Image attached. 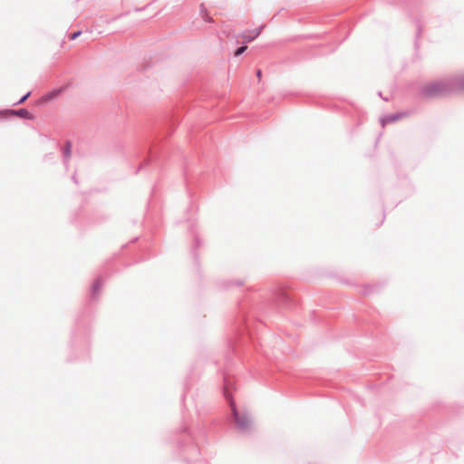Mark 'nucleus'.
Returning <instances> with one entry per match:
<instances>
[{"instance_id": "4", "label": "nucleus", "mask_w": 464, "mask_h": 464, "mask_svg": "<svg viewBox=\"0 0 464 464\" xmlns=\"http://www.w3.org/2000/svg\"><path fill=\"white\" fill-rule=\"evenodd\" d=\"M60 93H61V90L52 91V92L46 93L45 95H44L42 97V99H41V102H48L57 98Z\"/></svg>"}, {"instance_id": "7", "label": "nucleus", "mask_w": 464, "mask_h": 464, "mask_svg": "<svg viewBox=\"0 0 464 464\" xmlns=\"http://www.w3.org/2000/svg\"><path fill=\"white\" fill-rule=\"evenodd\" d=\"M72 153V146L70 142H67L65 145L64 154L67 158L71 156Z\"/></svg>"}, {"instance_id": "13", "label": "nucleus", "mask_w": 464, "mask_h": 464, "mask_svg": "<svg viewBox=\"0 0 464 464\" xmlns=\"http://www.w3.org/2000/svg\"><path fill=\"white\" fill-rule=\"evenodd\" d=\"M257 76H258V77H260V76H261V72H260V71H258V72H257Z\"/></svg>"}, {"instance_id": "9", "label": "nucleus", "mask_w": 464, "mask_h": 464, "mask_svg": "<svg viewBox=\"0 0 464 464\" xmlns=\"http://www.w3.org/2000/svg\"><path fill=\"white\" fill-rule=\"evenodd\" d=\"M101 286H102L101 282H100L99 280H97V281L93 284V286H92V287H93V291H94L95 293H97V292L100 290Z\"/></svg>"}, {"instance_id": "12", "label": "nucleus", "mask_w": 464, "mask_h": 464, "mask_svg": "<svg viewBox=\"0 0 464 464\" xmlns=\"http://www.w3.org/2000/svg\"><path fill=\"white\" fill-rule=\"evenodd\" d=\"M79 34H80V32H78V33H74V34L72 35V39H75Z\"/></svg>"}, {"instance_id": "11", "label": "nucleus", "mask_w": 464, "mask_h": 464, "mask_svg": "<svg viewBox=\"0 0 464 464\" xmlns=\"http://www.w3.org/2000/svg\"><path fill=\"white\" fill-rule=\"evenodd\" d=\"M204 19L206 22H209V23L212 22V18L208 15H206Z\"/></svg>"}, {"instance_id": "1", "label": "nucleus", "mask_w": 464, "mask_h": 464, "mask_svg": "<svg viewBox=\"0 0 464 464\" xmlns=\"http://www.w3.org/2000/svg\"><path fill=\"white\" fill-rule=\"evenodd\" d=\"M230 405L236 424L241 429L247 428L249 426L248 417L246 415H240L238 413L235 402L233 401H230Z\"/></svg>"}, {"instance_id": "3", "label": "nucleus", "mask_w": 464, "mask_h": 464, "mask_svg": "<svg viewBox=\"0 0 464 464\" xmlns=\"http://www.w3.org/2000/svg\"><path fill=\"white\" fill-rule=\"evenodd\" d=\"M264 28V25L258 27V28H256L254 30H249V31H246L243 34H242V38L245 42H251L253 41L254 39H256L262 32Z\"/></svg>"}, {"instance_id": "6", "label": "nucleus", "mask_w": 464, "mask_h": 464, "mask_svg": "<svg viewBox=\"0 0 464 464\" xmlns=\"http://www.w3.org/2000/svg\"><path fill=\"white\" fill-rule=\"evenodd\" d=\"M403 116H404L403 114L392 115V116L387 117V119L385 121L392 122V121H395L401 119Z\"/></svg>"}, {"instance_id": "8", "label": "nucleus", "mask_w": 464, "mask_h": 464, "mask_svg": "<svg viewBox=\"0 0 464 464\" xmlns=\"http://www.w3.org/2000/svg\"><path fill=\"white\" fill-rule=\"evenodd\" d=\"M246 48H247V47H246V45H245V46H241V47H239V48L236 51L235 55H236V56H239L240 54H242V53L246 50Z\"/></svg>"}, {"instance_id": "5", "label": "nucleus", "mask_w": 464, "mask_h": 464, "mask_svg": "<svg viewBox=\"0 0 464 464\" xmlns=\"http://www.w3.org/2000/svg\"><path fill=\"white\" fill-rule=\"evenodd\" d=\"M12 113L16 114V115L20 116V117L26 118V119H32L33 118L32 114L27 110H25V109H21V110H19L17 111H13Z\"/></svg>"}, {"instance_id": "2", "label": "nucleus", "mask_w": 464, "mask_h": 464, "mask_svg": "<svg viewBox=\"0 0 464 464\" xmlns=\"http://www.w3.org/2000/svg\"><path fill=\"white\" fill-rule=\"evenodd\" d=\"M444 91V85L440 82H435L426 87L425 92L428 96L440 94Z\"/></svg>"}, {"instance_id": "10", "label": "nucleus", "mask_w": 464, "mask_h": 464, "mask_svg": "<svg viewBox=\"0 0 464 464\" xmlns=\"http://www.w3.org/2000/svg\"><path fill=\"white\" fill-rule=\"evenodd\" d=\"M30 95V92H28L26 95H24L20 101L19 103H23Z\"/></svg>"}]
</instances>
